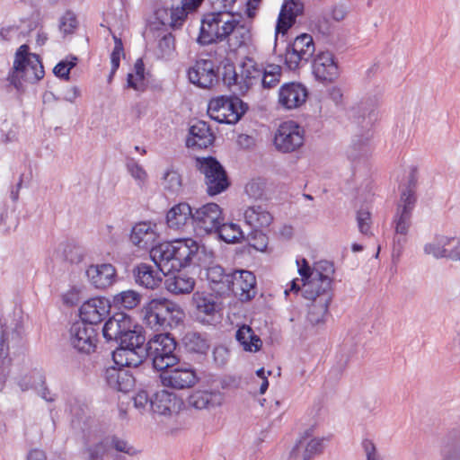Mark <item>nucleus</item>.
<instances>
[{
	"mask_svg": "<svg viewBox=\"0 0 460 460\" xmlns=\"http://www.w3.org/2000/svg\"><path fill=\"white\" fill-rule=\"evenodd\" d=\"M325 276L316 270L313 279L303 284V296L311 301L308 305L307 320L312 325L323 323L332 299V281L334 273L333 264L324 263Z\"/></svg>",
	"mask_w": 460,
	"mask_h": 460,
	"instance_id": "f257e3e1",
	"label": "nucleus"
},
{
	"mask_svg": "<svg viewBox=\"0 0 460 460\" xmlns=\"http://www.w3.org/2000/svg\"><path fill=\"white\" fill-rule=\"evenodd\" d=\"M45 75L43 65L37 54L30 53L26 44L22 45L15 53L13 68L9 80L15 88L22 87V82L34 84Z\"/></svg>",
	"mask_w": 460,
	"mask_h": 460,
	"instance_id": "f03ea898",
	"label": "nucleus"
},
{
	"mask_svg": "<svg viewBox=\"0 0 460 460\" xmlns=\"http://www.w3.org/2000/svg\"><path fill=\"white\" fill-rule=\"evenodd\" d=\"M147 358L152 360L154 368L164 371L178 363L175 354L176 341L168 333H159L148 341L146 346Z\"/></svg>",
	"mask_w": 460,
	"mask_h": 460,
	"instance_id": "7ed1b4c3",
	"label": "nucleus"
},
{
	"mask_svg": "<svg viewBox=\"0 0 460 460\" xmlns=\"http://www.w3.org/2000/svg\"><path fill=\"white\" fill-rule=\"evenodd\" d=\"M0 358L7 359L10 354L20 353L25 345L22 326L20 317L11 313L0 317Z\"/></svg>",
	"mask_w": 460,
	"mask_h": 460,
	"instance_id": "20e7f679",
	"label": "nucleus"
},
{
	"mask_svg": "<svg viewBox=\"0 0 460 460\" xmlns=\"http://www.w3.org/2000/svg\"><path fill=\"white\" fill-rule=\"evenodd\" d=\"M234 15L229 13H210L202 20L198 42L208 45L225 40L233 30Z\"/></svg>",
	"mask_w": 460,
	"mask_h": 460,
	"instance_id": "39448f33",
	"label": "nucleus"
},
{
	"mask_svg": "<svg viewBox=\"0 0 460 460\" xmlns=\"http://www.w3.org/2000/svg\"><path fill=\"white\" fill-rule=\"evenodd\" d=\"M246 110L247 105L241 99L219 96L209 102L208 114L218 123L235 124Z\"/></svg>",
	"mask_w": 460,
	"mask_h": 460,
	"instance_id": "423d86ee",
	"label": "nucleus"
},
{
	"mask_svg": "<svg viewBox=\"0 0 460 460\" xmlns=\"http://www.w3.org/2000/svg\"><path fill=\"white\" fill-rule=\"evenodd\" d=\"M196 164L205 176V183L208 195H217L226 190L229 185L225 169L212 156L197 158Z\"/></svg>",
	"mask_w": 460,
	"mask_h": 460,
	"instance_id": "0eeeda50",
	"label": "nucleus"
},
{
	"mask_svg": "<svg viewBox=\"0 0 460 460\" xmlns=\"http://www.w3.org/2000/svg\"><path fill=\"white\" fill-rule=\"evenodd\" d=\"M314 52L315 46L313 37L307 33H303L297 36L287 48L285 64L289 70L295 71L306 65Z\"/></svg>",
	"mask_w": 460,
	"mask_h": 460,
	"instance_id": "6e6552de",
	"label": "nucleus"
},
{
	"mask_svg": "<svg viewBox=\"0 0 460 460\" xmlns=\"http://www.w3.org/2000/svg\"><path fill=\"white\" fill-rule=\"evenodd\" d=\"M174 313L181 314L180 308L165 298L152 299L143 308L144 321L155 330L170 324L169 318Z\"/></svg>",
	"mask_w": 460,
	"mask_h": 460,
	"instance_id": "1a4fd4ad",
	"label": "nucleus"
},
{
	"mask_svg": "<svg viewBox=\"0 0 460 460\" xmlns=\"http://www.w3.org/2000/svg\"><path fill=\"white\" fill-rule=\"evenodd\" d=\"M222 221V209L216 203L205 204L193 211L192 227L199 235L214 233Z\"/></svg>",
	"mask_w": 460,
	"mask_h": 460,
	"instance_id": "9d476101",
	"label": "nucleus"
},
{
	"mask_svg": "<svg viewBox=\"0 0 460 460\" xmlns=\"http://www.w3.org/2000/svg\"><path fill=\"white\" fill-rule=\"evenodd\" d=\"M305 131L295 121H285L279 125L275 136L274 146L281 153L296 151L304 144Z\"/></svg>",
	"mask_w": 460,
	"mask_h": 460,
	"instance_id": "9b49d317",
	"label": "nucleus"
},
{
	"mask_svg": "<svg viewBox=\"0 0 460 460\" xmlns=\"http://www.w3.org/2000/svg\"><path fill=\"white\" fill-rule=\"evenodd\" d=\"M160 377L164 386L174 389L190 388L199 381L196 370L186 363H176L173 367L164 370Z\"/></svg>",
	"mask_w": 460,
	"mask_h": 460,
	"instance_id": "f8f14e48",
	"label": "nucleus"
},
{
	"mask_svg": "<svg viewBox=\"0 0 460 460\" xmlns=\"http://www.w3.org/2000/svg\"><path fill=\"white\" fill-rule=\"evenodd\" d=\"M71 346L78 352L91 354L96 349L98 332L94 326L84 323H75L69 330Z\"/></svg>",
	"mask_w": 460,
	"mask_h": 460,
	"instance_id": "ddd939ff",
	"label": "nucleus"
},
{
	"mask_svg": "<svg viewBox=\"0 0 460 460\" xmlns=\"http://www.w3.org/2000/svg\"><path fill=\"white\" fill-rule=\"evenodd\" d=\"M261 65L252 58H247L241 65L240 72L234 73L232 77L234 86V93L245 95L254 86L261 84Z\"/></svg>",
	"mask_w": 460,
	"mask_h": 460,
	"instance_id": "4468645a",
	"label": "nucleus"
},
{
	"mask_svg": "<svg viewBox=\"0 0 460 460\" xmlns=\"http://www.w3.org/2000/svg\"><path fill=\"white\" fill-rule=\"evenodd\" d=\"M226 291H231L241 301H249L256 295V278L248 270L231 273Z\"/></svg>",
	"mask_w": 460,
	"mask_h": 460,
	"instance_id": "2eb2a0df",
	"label": "nucleus"
},
{
	"mask_svg": "<svg viewBox=\"0 0 460 460\" xmlns=\"http://www.w3.org/2000/svg\"><path fill=\"white\" fill-rule=\"evenodd\" d=\"M307 96L304 84L295 82L284 84L279 90V104L286 110L296 109L305 102Z\"/></svg>",
	"mask_w": 460,
	"mask_h": 460,
	"instance_id": "dca6fc26",
	"label": "nucleus"
},
{
	"mask_svg": "<svg viewBox=\"0 0 460 460\" xmlns=\"http://www.w3.org/2000/svg\"><path fill=\"white\" fill-rule=\"evenodd\" d=\"M110 308V303L106 298H91L80 307L81 323L93 326L101 323L108 315Z\"/></svg>",
	"mask_w": 460,
	"mask_h": 460,
	"instance_id": "f3484780",
	"label": "nucleus"
},
{
	"mask_svg": "<svg viewBox=\"0 0 460 460\" xmlns=\"http://www.w3.org/2000/svg\"><path fill=\"white\" fill-rule=\"evenodd\" d=\"M159 237L157 226L150 221L136 224L130 234V241L139 249L148 250L155 247Z\"/></svg>",
	"mask_w": 460,
	"mask_h": 460,
	"instance_id": "a211bd4d",
	"label": "nucleus"
},
{
	"mask_svg": "<svg viewBox=\"0 0 460 460\" xmlns=\"http://www.w3.org/2000/svg\"><path fill=\"white\" fill-rule=\"evenodd\" d=\"M190 81L200 88H210L217 80L212 60L200 59L188 71Z\"/></svg>",
	"mask_w": 460,
	"mask_h": 460,
	"instance_id": "6ab92c4d",
	"label": "nucleus"
},
{
	"mask_svg": "<svg viewBox=\"0 0 460 460\" xmlns=\"http://www.w3.org/2000/svg\"><path fill=\"white\" fill-rule=\"evenodd\" d=\"M313 73L317 80L332 82L339 76V66L330 51L319 52L313 62Z\"/></svg>",
	"mask_w": 460,
	"mask_h": 460,
	"instance_id": "aec40b11",
	"label": "nucleus"
},
{
	"mask_svg": "<svg viewBox=\"0 0 460 460\" xmlns=\"http://www.w3.org/2000/svg\"><path fill=\"white\" fill-rule=\"evenodd\" d=\"M309 430L298 440L295 447L290 452V456L295 459L301 457L302 460H311L317 455H320L324 447L325 438H312Z\"/></svg>",
	"mask_w": 460,
	"mask_h": 460,
	"instance_id": "412c9836",
	"label": "nucleus"
},
{
	"mask_svg": "<svg viewBox=\"0 0 460 460\" xmlns=\"http://www.w3.org/2000/svg\"><path fill=\"white\" fill-rule=\"evenodd\" d=\"M90 283L99 289L111 287L116 281V269L110 263L93 264L86 270Z\"/></svg>",
	"mask_w": 460,
	"mask_h": 460,
	"instance_id": "4be33fe9",
	"label": "nucleus"
},
{
	"mask_svg": "<svg viewBox=\"0 0 460 460\" xmlns=\"http://www.w3.org/2000/svg\"><path fill=\"white\" fill-rule=\"evenodd\" d=\"M150 257L156 267L164 274L178 270L174 264V250L172 242L158 243L150 251Z\"/></svg>",
	"mask_w": 460,
	"mask_h": 460,
	"instance_id": "5701e85b",
	"label": "nucleus"
},
{
	"mask_svg": "<svg viewBox=\"0 0 460 460\" xmlns=\"http://www.w3.org/2000/svg\"><path fill=\"white\" fill-rule=\"evenodd\" d=\"M107 385L113 390L128 393L131 391L136 384L133 374L124 367H108L105 371Z\"/></svg>",
	"mask_w": 460,
	"mask_h": 460,
	"instance_id": "b1692460",
	"label": "nucleus"
},
{
	"mask_svg": "<svg viewBox=\"0 0 460 460\" xmlns=\"http://www.w3.org/2000/svg\"><path fill=\"white\" fill-rule=\"evenodd\" d=\"M215 137L209 126L205 121H197L189 130L186 146L190 148L204 149L210 146Z\"/></svg>",
	"mask_w": 460,
	"mask_h": 460,
	"instance_id": "393cba45",
	"label": "nucleus"
},
{
	"mask_svg": "<svg viewBox=\"0 0 460 460\" xmlns=\"http://www.w3.org/2000/svg\"><path fill=\"white\" fill-rule=\"evenodd\" d=\"M134 327V322L131 317L125 313L119 312L114 314L104 324L102 335L107 341H115L118 342L120 336Z\"/></svg>",
	"mask_w": 460,
	"mask_h": 460,
	"instance_id": "a878e982",
	"label": "nucleus"
},
{
	"mask_svg": "<svg viewBox=\"0 0 460 460\" xmlns=\"http://www.w3.org/2000/svg\"><path fill=\"white\" fill-rule=\"evenodd\" d=\"M403 194L400 197L394 223L396 233L408 234L411 225V215L415 207V199Z\"/></svg>",
	"mask_w": 460,
	"mask_h": 460,
	"instance_id": "bb28decb",
	"label": "nucleus"
},
{
	"mask_svg": "<svg viewBox=\"0 0 460 460\" xmlns=\"http://www.w3.org/2000/svg\"><path fill=\"white\" fill-rule=\"evenodd\" d=\"M193 210L186 202L174 205L166 214L167 226L174 230H184L192 226Z\"/></svg>",
	"mask_w": 460,
	"mask_h": 460,
	"instance_id": "cd10ccee",
	"label": "nucleus"
},
{
	"mask_svg": "<svg viewBox=\"0 0 460 460\" xmlns=\"http://www.w3.org/2000/svg\"><path fill=\"white\" fill-rule=\"evenodd\" d=\"M146 358V347L117 348L112 354L114 363L121 367H137Z\"/></svg>",
	"mask_w": 460,
	"mask_h": 460,
	"instance_id": "c85d7f7f",
	"label": "nucleus"
},
{
	"mask_svg": "<svg viewBox=\"0 0 460 460\" xmlns=\"http://www.w3.org/2000/svg\"><path fill=\"white\" fill-rule=\"evenodd\" d=\"M180 408V401L175 394L164 389L154 394L150 401V410L160 415L175 412Z\"/></svg>",
	"mask_w": 460,
	"mask_h": 460,
	"instance_id": "c756f323",
	"label": "nucleus"
},
{
	"mask_svg": "<svg viewBox=\"0 0 460 460\" xmlns=\"http://www.w3.org/2000/svg\"><path fill=\"white\" fill-rule=\"evenodd\" d=\"M165 288L172 294H190L195 287V280L180 270L164 274Z\"/></svg>",
	"mask_w": 460,
	"mask_h": 460,
	"instance_id": "7c9ffc66",
	"label": "nucleus"
},
{
	"mask_svg": "<svg viewBox=\"0 0 460 460\" xmlns=\"http://www.w3.org/2000/svg\"><path fill=\"white\" fill-rule=\"evenodd\" d=\"M133 274L136 282L146 288L155 289L162 283L163 273L157 268L154 269L153 266L146 263H140L133 270Z\"/></svg>",
	"mask_w": 460,
	"mask_h": 460,
	"instance_id": "2f4dec72",
	"label": "nucleus"
},
{
	"mask_svg": "<svg viewBox=\"0 0 460 460\" xmlns=\"http://www.w3.org/2000/svg\"><path fill=\"white\" fill-rule=\"evenodd\" d=\"M174 250V264L178 270L187 266L196 255L199 245L193 239H179L172 242Z\"/></svg>",
	"mask_w": 460,
	"mask_h": 460,
	"instance_id": "473e14b6",
	"label": "nucleus"
},
{
	"mask_svg": "<svg viewBox=\"0 0 460 460\" xmlns=\"http://www.w3.org/2000/svg\"><path fill=\"white\" fill-rule=\"evenodd\" d=\"M244 223L253 231L269 226L273 217L266 208L261 205L248 207L243 212Z\"/></svg>",
	"mask_w": 460,
	"mask_h": 460,
	"instance_id": "72a5a7b5",
	"label": "nucleus"
},
{
	"mask_svg": "<svg viewBox=\"0 0 460 460\" xmlns=\"http://www.w3.org/2000/svg\"><path fill=\"white\" fill-rule=\"evenodd\" d=\"M439 460H460V427L447 431L443 438Z\"/></svg>",
	"mask_w": 460,
	"mask_h": 460,
	"instance_id": "f704fd0d",
	"label": "nucleus"
},
{
	"mask_svg": "<svg viewBox=\"0 0 460 460\" xmlns=\"http://www.w3.org/2000/svg\"><path fill=\"white\" fill-rule=\"evenodd\" d=\"M223 402V394L216 391H196L189 398V403L198 410L220 406Z\"/></svg>",
	"mask_w": 460,
	"mask_h": 460,
	"instance_id": "c9c22d12",
	"label": "nucleus"
},
{
	"mask_svg": "<svg viewBox=\"0 0 460 460\" xmlns=\"http://www.w3.org/2000/svg\"><path fill=\"white\" fill-rule=\"evenodd\" d=\"M233 30L227 36L228 47L231 50H236L251 41L252 34L250 27L244 23H240L234 18Z\"/></svg>",
	"mask_w": 460,
	"mask_h": 460,
	"instance_id": "e433bc0d",
	"label": "nucleus"
},
{
	"mask_svg": "<svg viewBox=\"0 0 460 460\" xmlns=\"http://www.w3.org/2000/svg\"><path fill=\"white\" fill-rule=\"evenodd\" d=\"M235 338L245 351L257 352L262 346L261 338L254 333L253 330L249 325L246 324L239 327L236 331Z\"/></svg>",
	"mask_w": 460,
	"mask_h": 460,
	"instance_id": "4c0bfd02",
	"label": "nucleus"
},
{
	"mask_svg": "<svg viewBox=\"0 0 460 460\" xmlns=\"http://www.w3.org/2000/svg\"><path fill=\"white\" fill-rule=\"evenodd\" d=\"M451 243L452 237L445 235L436 236L432 241L425 244L424 252L436 259H448Z\"/></svg>",
	"mask_w": 460,
	"mask_h": 460,
	"instance_id": "58836bf2",
	"label": "nucleus"
},
{
	"mask_svg": "<svg viewBox=\"0 0 460 460\" xmlns=\"http://www.w3.org/2000/svg\"><path fill=\"white\" fill-rule=\"evenodd\" d=\"M145 341L146 338L142 333L141 328L134 323V327L126 330L122 336H120L118 343L119 344V348H137L145 347Z\"/></svg>",
	"mask_w": 460,
	"mask_h": 460,
	"instance_id": "ea45409f",
	"label": "nucleus"
},
{
	"mask_svg": "<svg viewBox=\"0 0 460 460\" xmlns=\"http://www.w3.org/2000/svg\"><path fill=\"white\" fill-rule=\"evenodd\" d=\"M161 185L164 190L172 194H177L182 187L181 175L172 166L168 167L162 174Z\"/></svg>",
	"mask_w": 460,
	"mask_h": 460,
	"instance_id": "a19ab883",
	"label": "nucleus"
},
{
	"mask_svg": "<svg viewBox=\"0 0 460 460\" xmlns=\"http://www.w3.org/2000/svg\"><path fill=\"white\" fill-rule=\"evenodd\" d=\"M206 275L210 283L219 286L217 292L224 293L226 291L231 273H226L225 270L219 265H211L207 269Z\"/></svg>",
	"mask_w": 460,
	"mask_h": 460,
	"instance_id": "79ce46f5",
	"label": "nucleus"
},
{
	"mask_svg": "<svg viewBox=\"0 0 460 460\" xmlns=\"http://www.w3.org/2000/svg\"><path fill=\"white\" fill-rule=\"evenodd\" d=\"M141 295L133 289H128L116 294L112 302L118 308L133 309L141 302Z\"/></svg>",
	"mask_w": 460,
	"mask_h": 460,
	"instance_id": "37998d69",
	"label": "nucleus"
},
{
	"mask_svg": "<svg viewBox=\"0 0 460 460\" xmlns=\"http://www.w3.org/2000/svg\"><path fill=\"white\" fill-rule=\"evenodd\" d=\"M214 233H217L220 239L228 243H237L243 238L240 226L234 223L226 224L222 221Z\"/></svg>",
	"mask_w": 460,
	"mask_h": 460,
	"instance_id": "c03bdc74",
	"label": "nucleus"
},
{
	"mask_svg": "<svg viewBox=\"0 0 460 460\" xmlns=\"http://www.w3.org/2000/svg\"><path fill=\"white\" fill-rule=\"evenodd\" d=\"M262 70L261 77V84L263 88H272L276 86L281 77L282 68L276 64L261 65Z\"/></svg>",
	"mask_w": 460,
	"mask_h": 460,
	"instance_id": "a18cd8bd",
	"label": "nucleus"
},
{
	"mask_svg": "<svg viewBox=\"0 0 460 460\" xmlns=\"http://www.w3.org/2000/svg\"><path fill=\"white\" fill-rule=\"evenodd\" d=\"M193 299L199 313L206 316H214L219 310L218 305L210 295L206 296L198 292L193 295Z\"/></svg>",
	"mask_w": 460,
	"mask_h": 460,
	"instance_id": "49530a36",
	"label": "nucleus"
},
{
	"mask_svg": "<svg viewBox=\"0 0 460 460\" xmlns=\"http://www.w3.org/2000/svg\"><path fill=\"white\" fill-rule=\"evenodd\" d=\"M109 452L108 442L105 438L93 444H86L82 450L83 460H103Z\"/></svg>",
	"mask_w": 460,
	"mask_h": 460,
	"instance_id": "de8ad7c7",
	"label": "nucleus"
},
{
	"mask_svg": "<svg viewBox=\"0 0 460 460\" xmlns=\"http://www.w3.org/2000/svg\"><path fill=\"white\" fill-rule=\"evenodd\" d=\"M59 251L63 259L71 263H78L84 259L82 248L72 242L66 241L61 243Z\"/></svg>",
	"mask_w": 460,
	"mask_h": 460,
	"instance_id": "09e8293b",
	"label": "nucleus"
},
{
	"mask_svg": "<svg viewBox=\"0 0 460 460\" xmlns=\"http://www.w3.org/2000/svg\"><path fill=\"white\" fill-rule=\"evenodd\" d=\"M302 264H300V261L297 260L296 264L298 266V272L300 276L302 277V280H304L305 283H308L313 279L314 273L317 270L318 273L322 275V277H324L325 275L323 273H326L324 270V266L323 264L328 263L332 264L330 261H324L318 262L313 270H311L310 266L308 265V262L305 259L301 260Z\"/></svg>",
	"mask_w": 460,
	"mask_h": 460,
	"instance_id": "8fccbe9b",
	"label": "nucleus"
},
{
	"mask_svg": "<svg viewBox=\"0 0 460 460\" xmlns=\"http://www.w3.org/2000/svg\"><path fill=\"white\" fill-rule=\"evenodd\" d=\"M186 348L196 353H205L208 349L207 341L198 332L187 333L183 339Z\"/></svg>",
	"mask_w": 460,
	"mask_h": 460,
	"instance_id": "3c124183",
	"label": "nucleus"
},
{
	"mask_svg": "<svg viewBox=\"0 0 460 460\" xmlns=\"http://www.w3.org/2000/svg\"><path fill=\"white\" fill-rule=\"evenodd\" d=\"M104 438L105 441L108 442V450L113 448L117 452L124 453L128 456H134L137 454L136 448L123 438L117 436L106 437Z\"/></svg>",
	"mask_w": 460,
	"mask_h": 460,
	"instance_id": "603ef678",
	"label": "nucleus"
},
{
	"mask_svg": "<svg viewBox=\"0 0 460 460\" xmlns=\"http://www.w3.org/2000/svg\"><path fill=\"white\" fill-rule=\"evenodd\" d=\"M417 183H418V170L415 166H411L409 169L406 182L401 186V196L400 197H402L403 194H405L406 196H408V194H409V196H410L409 198H412L416 201L417 199H416L415 191H416Z\"/></svg>",
	"mask_w": 460,
	"mask_h": 460,
	"instance_id": "864d4df0",
	"label": "nucleus"
},
{
	"mask_svg": "<svg viewBox=\"0 0 460 460\" xmlns=\"http://www.w3.org/2000/svg\"><path fill=\"white\" fill-rule=\"evenodd\" d=\"M127 170L139 187H143L146 183L148 178L147 172L143 166L135 160L131 159L127 163Z\"/></svg>",
	"mask_w": 460,
	"mask_h": 460,
	"instance_id": "5fc2aeb1",
	"label": "nucleus"
},
{
	"mask_svg": "<svg viewBox=\"0 0 460 460\" xmlns=\"http://www.w3.org/2000/svg\"><path fill=\"white\" fill-rule=\"evenodd\" d=\"M165 13L168 14L167 11H165ZM189 13L190 12L182 4L181 6L172 7L169 10L170 18L167 23L172 28H179L182 25Z\"/></svg>",
	"mask_w": 460,
	"mask_h": 460,
	"instance_id": "6e6d98bb",
	"label": "nucleus"
},
{
	"mask_svg": "<svg viewBox=\"0 0 460 460\" xmlns=\"http://www.w3.org/2000/svg\"><path fill=\"white\" fill-rule=\"evenodd\" d=\"M358 230L363 234H371L372 217L371 212L361 208L357 216Z\"/></svg>",
	"mask_w": 460,
	"mask_h": 460,
	"instance_id": "4d7b16f0",
	"label": "nucleus"
},
{
	"mask_svg": "<svg viewBox=\"0 0 460 460\" xmlns=\"http://www.w3.org/2000/svg\"><path fill=\"white\" fill-rule=\"evenodd\" d=\"M76 58H72L71 60L60 61L53 69L54 75L62 79L68 80L70 70L76 65Z\"/></svg>",
	"mask_w": 460,
	"mask_h": 460,
	"instance_id": "13d9d810",
	"label": "nucleus"
},
{
	"mask_svg": "<svg viewBox=\"0 0 460 460\" xmlns=\"http://www.w3.org/2000/svg\"><path fill=\"white\" fill-rule=\"evenodd\" d=\"M304 11V4L299 0H288L281 8V12L293 20Z\"/></svg>",
	"mask_w": 460,
	"mask_h": 460,
	"instance_id": "bf43d9fd",
	"label": "nucleus"
},
{
	"mask_svg": "<svg viewBox=\"0 0 460 460\" xmlns=\"http://www.w3.org/2000/svg\"><path fill=\"white\" fill-rule=\"evenodd\" d=\"M114 48L111 54V65L112 66V74H115L119 67L120 58L124 55L123 44L120 39L113 36Z\"/></svg>",
	"mask_w": 460,
	"mask_h": 460,
	"instance_id": "052dcab7",
	"label": "nucleus"
},
{
	"mask_svg": "<svg viewBox=\"0 0 460 460\" xmlns=\"http://www.w3.org/2000/svg\"><path fill=\"white\" fill-rule=\"evenodd\" d=\"M35 380H38V384H44V377L40 372H33L30 376H25L19 382L18 385L22 391H27L29 389H37Z\"/></svg>",
	"mask_w": 460,
	"mask_h": 460,
	"instance_id": "680f3d73",
	"label": "nucleus"
},
{
	"mask_svg": "<svg viewBox=\"0 0 460 460\" xmlns=\"http://www.w3.org/2000/svg\"><path fill=\"white\" fill-rule=\"evenodd\" d=\"M77 27V21L73 13L67 12L61 18L59 29L64 34H70Z\"/></svg>",
	"mask_w": 460,
	"mask_h": 460,
	"instance_id": "e2e57ef3",
	"label": "nucleus"
},
{
	"mask_svg": "<svg viewBox=\"0 0 460 460\" xmlns=\"http://www.w3.org/2000/svg\"><path fill=\"white\" fill-rule=\"evenodd\" d=\"M174 37L171 33L165 34L158 42V49L163 57L170 56L174 50Z\"/></svg>",
	"mask_w": 460,
	"mask_h": 460,
	"instance_id": "0e129e2a",
	"label": "nucleus"
},
{
	"mask_svg": "<svg viewBox=\"0 0 460 460\" xmlns=\"http://www.w3.org/2000/svg\"><path fill=\"white\" fill-rule=\"evenodd\" d=\"M407 234L394 233V247H393V257L399 258L402 254L404 244L407 242Z\"/></svg>",
	"mask_w": 460,
	"mask_h": 460,
	"instance_id": "69168bd1",
	"label": "nucleus"
},
{
	"mask_svg": "<svg viewBox=\"0 0 460 460\" xmlns=\"http://www.w3.org/2000/svg\"><path fill=\"white\" fill-rule=\"evenodd\" d=\"M133 400H134V405L137 409H138L140 411H146L147 409H150L151 398H149V396L146 391H139L135 395Z\"/></svg>",
	"mask_w": 460,
	"mask_h": 460,
	"instance_id": "338daca9",
	"label": "nucleus"
},
{
	"mask_svg": "<svg viewBox=\"0 0 460 460\" xmlns=\"http://www.w3.org/2000/svg\"><path fill=\"white\" fill-rule=\"evenodd\" d=\"M295 22L292 18L285 14L280 11L279 20L276 25V33H285L291 26L292 23Z\"/></svg>",
	"mask_w": 460,
	"mask_h": 460,
	"instance_id": "774afa93",
	"label": "nucleus"
}]
</instances>
